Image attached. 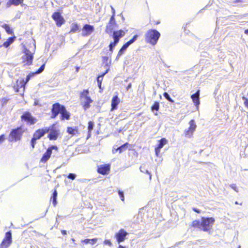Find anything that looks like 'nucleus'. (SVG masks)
I'll list each match as a JSON object with an SVG mask.
<instances>
[{
	"label": "nucleus",
	"instance_id": "nucleus-22",
	"mask_svg": "<svg viewBox=\"0 0 248 248\" xmlns=\"http://www.w3.org/2000/svg\"><path fill=\"white\" fill-rule=\"evenodd\" d=\"M120 103V100L117 95L114 96L111 101V111H113L117 108L118 105Z\"/></svg>",
	"mask_w": 248,
	"mask_h": 248
},
{
	"label": "nucleus",
	"instance_id": "nucleus-43",
	"mask_svg": "<svg viewBox=\"0 0 248 248\" xmlns=\"http://www.w3.org/2000/svg\"><path fill=\"white\" fill-rule=\"evenodd\" d=\"M67 178L71 180H74L76 178V175L74 173H69L67 176Z\"/></svg>",
	"mask_w": 248,
	"mask_h": 248
},
{
	"label": "nucleus",
	"instance_id": "nucleus-13",
	"mask_svg": "<svg viewBox=\"0 0 248 248\" xmlns=\"http://www.w3.org/2000/svg\"><path fill=\"white\" fill-rule=\"evenodd\" d=\"M64 106L59 103L53 104L51 109V118L52 119L55 118L59 114H60Z\"/></svg>",
	"mask_w": 248,
	"mask_h": 248
},
{
	"label": "nucleus",
	"instance_id": "nucleus-33",
	"mask_svg": "<svg viewBox=\"0 0 248 248\" xmlns=\"http://www.w3.org/2000/svg\"><path fill=\"white\" fill-rule=\"evenodd\" d=\"M160 105L158 102H155L153 105L151 107V109L152 111L156 110V111L159 110Z\"/></svg>",
	"mask_w": 248,
	"mask_h": 248
},
{
	"label": "nucleus",
	"instance_id": "nucleus-14",
	"mask_svg": "<svg viewBox=\"0 0 248 248\" xmlns=\"http://www.w3.org/2000/svg\"><path fill=\"white\" fill-rule=\"evenodd\" d=\"M51 17L55 21L56 25L58 27H61L65 22L64 18L60 12H55L53 13Z\"/></svg>",
	"mask_w": 248,
	"mask_h": 248
},
{
	"label": "nucleus",
	"instance_id": "nucleus-10",
	"mask_svg": "<svg viewBox=\"0 0 248 248\" xmlns=\"http://www.w3.org/2000/svg\"><path fill=\"white\" fill-rule=\"evenodd\" d=\"M21 120L22 122L26 123L30 125L34 124L37 121V119L33 116L29 111H25L20 117Z\"/></svg>",
	"mask_w": 248,
	"mask_h": 248
},
{
	"label": "nucleus",
	"instance_id": "nucleus-49",
	"mask_svg": "<svg viewBox=\"0 0 248 248\" xmlns=\"http://www.w3.org/2000/svg\"><path fill=\"white\" fill-rule=\"evenodd\" d=\"M61 232L63 235H66L67 234V232L65 230H62Z\"/></svg>",
	"mask_w": 248,
	"mask_h": 248
},
{
	"label": "nucleus",
	"instance_id": "nucleus-15",
	"mask_svg": "<svg viewBox=\"0 0 248 248\" xmlns=\"http://www.w3.org/2000/svg\"><path fill=\"white\" fill-rule=\"evenodd\" d=\"M111 165L110 164H105L97 166V172L103 175H108L110 171Z\"/></svg>",
	"mask_w": 248,
	"mask_h": 248
},
{
	"label": "nucleus",
	"instance_id": "nucleus-21",
	"mask_svg": "<svg viewBox=\"0 0 248 248\" xmlns=\"http://www.w3.org/2000/svg\"><path fill=\"white\" fill-rule=\"evenodd\" d=\"M24 0H8L6 3L5 6L7 8H9L11 6H17L19 5H23Z\"/></svg>",
	"mask_w": 248,
	"mask_h": 248
},
{
	"label": "nucleus",
	"instance_id": "nucleus-9",
	"mask_svg": "<svg viewBox=\"0 0 248 248\" xmlns=\"http://www.w3.org/2000/svg\"><path fill=\"white\" fill-rule=\"evenodd\" d=\"M35 73H30L26 77V80L24 79H17L16 80V85L14 86V88L16 93L19 92V89L23 88L24 90L26 83L30 80V78L33 77Z\"/></svg>",
	"mask_w": 248,
	"mask_h": 248
},
{
	"label": "nucleus",
	"instance_id": "nucleus-32",
	"mask_svg": "<svg viewBox=\"0 0 248 248\" xmlns=\"http://www.w3.org/2000/svg\"><path fill=\"white\" fill-rule=\"evenodd\" d=\"M94 123L92 121H89L88 123V136L90 137L92 134V131L93 129Z\"/></svg>",
	"mask_w": 248,
	"mask_h": 248
},
{
	"label": "nucleus",
	"instance_id": "nucleus-38",
	"mask_svg": "<svg viewBox=\"0 0 248 248\" xmlns=\"http://www.w3.org/2000/svg\"><path fill=\"white\" fill-rule=\"evenodd\" d=\"M45 64H43L34 73L35 74H38L42 73L45 68Z\"/></svg>",
	"mask_w": 248,
	"mask_h": 248
},
{
	"label": "nucleus",
	"instance_id": "nucleus-27",
	"mask_svg": "<svg viewBox=\"0 0 248 248\" xmlns=\"http://www.w3.org/2000/svg\"><path fill=\"white\" fill-rule=\"evenodd\" d=\"M16 38V37L15 36L8 38L7 40L3 43L2 46L5 48L8 47L11 44L14 42Z\"/></svg>",
	"mask_w": 248,
	"mask_h": 248
},
{
	"label": "nucleus",
	"instance_id": "nucleus-3",
	"mask_svg": "<svg viewBox=\"0 0 248 248\" xmlns=\"http://www.w3.org/2000/svg\"><path fill=\"white\" fill-rule=\"evenodd\" d=\"M35 49V45L34 44L32 45L31 50L24 46L23 50L24 55L22 56V62L25 63V65L29 66L32 64Z\"/></svg>",
	"mask_w": 248,
	"mask_h": 248
},
{
	"label": "nucleus",
	"instance_id": "nucleus-36",
	"mask_svg": "<svg viewBox=\"0 0 248 248\" xmlns=\"http://www.w3.org/2000/svg\"><path fill=\"white\" fill-rule=\"evenodd\" d=\"M9 98L8 97H3L0 99V102L2 106H4L6 105L8 102L9 101Z\"/></svg>",
	"mask_w": 248,
	"mask_h": 248
},
{
	"label": "nucleus",
	"instance_id": "nucleus-17",
	"mask_svg": "<svg viewBox=\"0 0 248 248\" xmlns=\"http://www.w3.org/2000/svg\"><path fill=\"white\" fill-rule=\"evenodd\" d=\"M189 126L188 129L186 131L185 135L186 137H190L193 135V132L196 130L197 125L195 123V121L193 119L189 121Z\"/></svg>",
	"mask_w": 248,
	"mask_h": 248
},
{
	"label": "nucleus",
	"instance_id": "nucleus-12",
	"mask_svg": "<svg viewBox=\"0 0 248 248\" xmlns=\"http://www.w3.org/2000/svg\"><path fill=\"white\" fill-rule=\"evenodd\" d=\"M12 243V232L9 231L5 233V236L0 244V248H8Z\"/></svg>",
	"mask_w": 248,
	"mask_h": 248
},
{
	"label": "nucleus",
	"instance_id": "nucleus-23",
	"mask_svg": "<svg viewBox=\"0 0 248 248\" xmlns=\"http://www.w3.org/2000/svg\"><path fill=\"white\" fill-rule=\"evenodd\" d=\"M60 114V119L61 120H69L70 119L71 114L69 112L67 111L65 106L62 109Z\"/></svg>",
	"mask_w": 248,
	"mask_h": 248
},
{
	"label": "nucleus",
	"instance_id": "nucleus-30",
	"mask_svg": "<svg viewBox=\"0 0 248 248\" xmlns=\"http://www.w3.org/2000/svg\"><path fill=\"white\" fill-rule=\"evenodd\" d=\"M130 45L129 43L128 42H127L125 43L121 48V49L119 50L118 55V56H121L123 54L124 51Z\"/></svg>",
	"mask_w": 248,
	"mask_h": 248
},
{
	"label": "nucleus",
	"instance_id": "nucleus-28",
	"mask_svg": "<svg viewBox=\"0 0 248 248\" xmlns=\"http://www.w3.org/2000/svg\"><path fill=\"white\" fill-rule=\"evenodd\" d=\"M79 29V26L77 23H73L71 26L70 33H75L77 32Z\"/></svg>",
	"mask_w": 248,
	"mask_h": 248
},
{
	"label": "nucleus",
	"instance_id": "nucleus-24",
	"mask_svg": "<svg viewBox=\"0 0 248 248\" xmlns=\"http://www.w3.org/2000/svg\"><path fill=\"white\" fill-rule=\"evenodd\" d=\"M67 132L70 135L71 137L78 136L79 134L78 127V126L71 127L67 128Z\"/></svg>",
	"mask_w": 248,
	"mask_h": 248
},
{
	"label": "nucleus",
	"instance_id": "nucleus-44",
	"mask_svg": "<svg viewBox=\"0 0 248 248\" xmlns=\"http://www.w3.org/2000/svg\"><path fill=\"white\" fill-rule=\"evenodd\" d=\"M104 244L107 245H108L109 246H112V243L110 240L106 239L104 241Z\"/></svg>",
	"mask_w": 248,
	"mask_h": 248
},
{
	"label": "nucleus",
	"instance_id": "nucleus-47",
	"mask_svg": "<svg viewBox=\"0 0 248 248\" xmlns=\"http://www.w3.org/2000/svg\"><path fill=\"white\" fill-rule=\"evenodd\" d=\"M243 0H235L233 1L234 3L243 2Z\"/></svg>",
	"mask_w": 248,
	"mask_h": 248
},
{
	"label": "nucleus",
	"instance_id": "nucleus-19",
	"mask_svg": "<svg viewBox=\"0 0 248 248\" xmlns=\"http://www.w3.org/2000/svg\"><path fill=\"white\" fill-rule=\"evenodd\" d=\"M167 143L168 140L165 138H162L158 141V143L155 149V155L157 156L160 154L161 149Z\"/></svg>",
	"mask_w": 248,
	"mask_h": 248
},
{
	"label": "nucleus",
	"instance_id": "nucleus-8",
	"mask_svg": "<svg viewBox=\"0 0 248 248\" xmlns=\"http://www.w3.org/2000/svg\"><path fill=\"white\" fill-rule=\"evenodd\" d=\"M125 34V31L123 30H119L113 31L112 38L113 42H111L109 45V51L113 52V47H114L119 43L120 39L124 37Z\"/></svg>",
	"mask_w": 248,
	"mask_h": 248
},
{
	"label": "nucleus",
	"instance_id": "nucleus-18",
	"mask_svg": "<svg viewBox=\"0 0 248 248\" xmlns=\"http://www.w3.org/2000/svg\"><path fill=\"white\" fill-rule=\"evenodd\" d=\"M127 235V232L122 229H120L118 232L115 233V237L116 239V240L118 243L123 242Z\"/></svg>",
	"mask_w": 248,
	"mask_h": 248
},
{
	"label": "nucleus",
	"instance_id": "nucleus-53",
	"mask_svg": "<svg viewBox=\"0 0 248 248\" xmlns=\"http://www.w3.org/2000/svg\"><path fill=\"white\" fill-rule=\"evenodd\" d=\"M53 203H54V206H55V205H56V203H57V202H53Z\"/></svg>",
	"mask_w": 248,
	"mask_h": 248
},
{
	"label": "nucleus",
	"instance_id": "nucleus-45",
	"mask_svg": "<svg viewBox=\"0 0 248 248\" xmlns=\"http://www.w3.org/2000/svg\"><path fill=\"white\" fill-rule=\"evenodd\" d=\"M233 189L234 191H235L236 192H238V188L236 186V185L235 184H232L231 186H230Z\"/></svg>",
	"mask_w": 248,
	"mask_h": 248
},
{
	"label": "nucleus",
	"instance_id": "nucleus-11",
	"mask_svg": "<svg viewBox=\"0 0 248 248\" xmlns=\"http://www.w3.org/2000/svg\"><path fill=\"white\" fill-rule=\"evenodd\" d=\"M53 150L58 151V148L56 145H51L49 146L41 158L40 162L42 163H46L50 158Z\"/></svg>",
	"mask_w": 248,
	"mask_h": 248
},
{
	"label": "nucleus",
	"instance_id": "nucleus-35",
	"mask_svg": "<svg viewBox=\"0 0 248 248\" xmlns=\"http://www.w3.org/2000/svg\"><path fill=\"white\" fill-rule=\"evenodd\" d=\"M57 195L58 193L56 189H54L53 192L52 196L50 199V201H52V202H56Z\"/></svg>",
	"mask_w": 248,
	"mask_h": 248
},
{
	"label": "nucleus",
	"instance_id": "nucleus-41",
	"mask_svg": "<svg viewBox=\"0 0 248 248\" xmlns=\"http://www.w3.org/2000/svg\"><path fill=\"white\" fill-rule=\"evenodd\" d=\"M242 99L244 100L245 106L248 109V99L245 96H243Z\"/></svg>",
	"mask_w": 248,
	"mask_h": 248
},
{
	"label": "nucleus",
	"instance_id": "nucleus-6",
	"mask_svg": "<svg viewBox=\"0 0 248 248\" xmlns=\"http://www.w3.org/2000/svg\"><path fill=\"white\" fill-rule=\"evenodd\" d=\"M47 133V130H46V126L38 128L34 132L32 137L30 141L32 149H33L35 148L37 140L41 139Z\"/></svg>",
	"mask_w": 248,
	"mask_h": 248
},
{
	"label": "nucleus",
	"instance_id": "nucleus-50",
	"mask_svg": "<svg viewBox=\"0 0 248 248\" xmlns=\"http://www.w3.org/2000/svg\"><path fill=\"white\" fill-rule=\"evenodd\" d=\"M244 33L246 34H247L248 35V29H247V30H245V31H244Z\"/></svg>",
	"mask_w": 248,
	"mask_h": 248
},
{
	"label": "nucleus",
	"instance_id": "nucleus-48",
	"mask_svg": "<svg viewBox=\"0 0 248 248\" xmlns=\"http://www.w3.org/2000/svg\"><path fill=\"white\" fill-rule=\"evenodd\" d=\"M193 210L194 211H195V212L197 213H201V211L199 209H197L196 208H193Z\"/></svg>",
	"mask_w": 248,
	"mask_h": 248
},
{
	"label": "nucleus",
	"instance_id": "nucleus-1",
	"mask_svg": "<svg viewBox=\"0 0 248 248\" xmlns=\"http://www.w3.org/2000/svg\"><path fill=\"white\" fill-rule=\"evenodd\" d=\"M215 219L213 217H201V220H194L191 224V227L194 229H198L205 232H210L212 230Z\"/></svg>",
	"mask_w": 248,
	"mask_h": 248
},
{
	"label": "nucleus",
	"instance_id": "nucleus-37",
	"mask_svg": "<svg viewBox=\"0 0 248 248\" xmlns=\"http://www.w3.org/2000/svg\"><path fill=\"white\" fill-rule=\"evenodd\" d=\"M163 96L170 102H171V103L174 102V101L170 97V95H169V94L167 93H166V92L164 93Z\"/></svg>",
	"mask_w": 248,
	"mask_h": 248
},
{
	"label": "nucleus",
	"instance_id": "nucleus-25",
	"mask_svg": "<svg viewBox=\"0 0 248 248\" xmlns=\"http://www.w3.org/2000/svg\"><path fill=\"white\" fill-rule=\"evenodd\" d=\"M200 90H198L197 92L191 95V98L196 106H198L200 104L199 100Z\"/></svg>",
	"mask_w": 248,
	"mask_h": 248
},
{
	"label": "nucleus",
	"instance_id": "nucleus-16",
	"mask_svg": "<svg viewBox=\"0 0 248 248\" xmlns=\"http://www.w3.org/2000/svg\"><path fill=\"white\" fill-rule=\"evenodd\" d=\"M82 35L83 37H87L91 35L94 31V26L90 24H85L82 29Z\"/></svg>",
	"mask_w": 248,
	"mask_h": 248
},
{
	"label": "nucleus",
	"instance_id": "nucleus-46",
	"mask_svg": "<svg viewBox=\"0 0 248 248\" xmlns=\"http://www.w3.org/2000/svg\"><path fill=\"white\" fill-rule=\"evenodd\" d=\"M5 140V136L2 134L0 136V143H2Z\"/></svg>",
	"mask_w": 248,
	"mask_h": 248
},
{
	"label": "nucleus",
	"instance_id": "nucleus-52",
	"mask_svg": "<svg viewBox=\"0 0 248 248\" xmlns=\"http://www.w3.org/2000/svg\"><path fill=\"white\" fill-rule=\"evenodd\" d=\"M79 68L78 67H77V68H76V72H78V71Z\"/></svg>",
	"mask_w": 248,
	"mask_h": 248
},
{
	"label": "nucleus",
	"instance_id": "nucleus-39",
	"mask_svg": "<svg viewBox=\"0 0 248 248\" xmlns=\"http://www.w3.org/2000/svg\"><path fill=\"white\" fill-rule=\"evenodd\" d=\"M149 23L151 24H153V25H158L160 23V22L159 20H152L151 17H150Z\"/></svg>",
	"mask_w": 248,
	"mask_h": 248
},
{
	"label": "nucleus",
	"instance_id": "nucleus-42",
	"mask_svg": "<svg viewBox=\"0 0 248 248\" xmlns=\"http://www.w3.org/2000/svg\"><path fill=\"white\" fill-rule=\"evenodd\" d=\"M118 194L121 201H124V194L123 191L121 190L118 191Z\"/></svg>",
	"mask_w": 248,
	"mask_h": 248
},
{
	"label": "nucleus",
	"instance_id": "nucleus-34",
	"mask_svg": "<svg viewBox=\"0 0 248 248\" xmlns=\"http://www.w3.org/2000/svg\"><path fill=\"white\" fill-rule=\"evenodd\" d=\"M128 145H129V144L127 142L124 144L123 145L117 148L116 150V152L119 151V153H121L123 151H124L126 150L125 147Z\"/></svg>",
	"mask_w": 248,
	"mask_h": 248
},
{
	"label": "nucleus",
	"instance_id": "nucleus-20",
	"mask_svg": "<svg viewBox=\"0 0 248 248\" xmlns=\"http://www.w3.org/2000/svg\"><path fill=\"white\" fill-rule=\"evenodd\" d=\"M108 24L109 25H107L105 29V32L107 33H109L110 32H111L113 30V28L111 27V26H114L116 24L114 18V14H113L111 16L109 19Z\"/></svg>",
	"mask_w": 248,
	"mask_h": 248
},
{
	"label": "nucleus",
	"instance_id": "nucleus-5",
	"mask_svg": "<svg viewBox=\"0 0 248 248\" xmlns=\"http://www.w3.org/2000/svg\"><path fill=\"white\" fill-rule=\"evenodd\" d=\"M24 133V130L21 126H19L16 128L12 129L8 135L9 141L16 142L20 140Z\"/></svg>",
	"mask_w": 248,
	"mask_h": 248
},
{
	"label": "nucleus",
	"instance_id": "nucleus-26",
	"mask_svg": "<svg viewBox=\"0 0 248 248\" xmlns=\"http://www.w3.org/2000/svg\"><path fill=\"white\" fill-rule=\"evenodd\" d=\"M98 240V238H94L92 239H85L84 240H81V243L87 245L90 244L91 245H94L95 244Z\"/></svg>",
	"mask_w": 248,
	"mask_h": 248
},
{
	"label": "nucleus",
	"instance_id": "nucleus-29",
	"mask_svg": "<svg viewBox=\"0 0 248 248\" xmlns=\"http://www.w3.org/2000/svg\"><path fill=\"white\" fill-rule=\"evenodd\" d=\"M108 70H107L104 73H103L100 76H99L97 78V81L98 83V86L99 88L100 89H101V84H102V81L103 79V78L104 76L105 75H106L108 72Z\"/></svg>",
	"mask_w": 248,
	"mask_h": 248
},
{
	"label": "nucleus",
	"instance_id": "nucleus-31",
	"mask_svg": "<svg viewBox=\"0 0 248 248\" xmlns=\"http://www.w3.org/2000/svg\"><path fill=\"white\" fill-rule=\"evenodd\" d=\"M2 27L5 30L8 34H12L14 33L13 30L10 28L9 25L4 24L2 25Z\"/></svg>",
	"mask_w": 248,
	"mask_h": 248
},
{
	"label": "nucleus",
	"instance_id": "nucleus-51",
	"mask_svg": "<svg viewBox=\"0 0 248 248\" xmlns=\"http://www.w3.org/2000/svg\"><path fill=\"white\" fill-rule=\"evenodd\" d=\"M118 248H125L124 246L122 245H119Z\"/></svg>",
	"mask_w": 248,
	"mask_h": 248
},
{
	"label": "nucleus",
	"instance_id": "nucleus-2",
	"mask_svg": "<svg viewBox=\"0 0 248 248\" xmlns=\"http://www.w3.org/2000/svg\"><path fill=\"white\" fill-rule=\"evenodd\" d=\"M160 35V32L157 30L149 29L145 34V41L146 43L155 46L156 44Z\"/></svg>",
	"mask_w": 248,
	"mask_h": 248
},
{
	"label": "nucleus",
	"instance_id": "nucleus-54",
	"mask_svg": "<svg viewBox=\"0 0 248 248\" xmlns=\"http://www.w3.org/2000/svg\"><path fill=\"white\" fill-rule=\"evenodd\" d=\"M237 248H241V247L239 246Z\"/></svg>",
	"mask_w": 248,
	"mask_h": 248
},
{
	"label": "nucleus",
	"instance_id": "nucleus-7",
	"mask_svg": "<svg viewBox=\"0 0 248 248\" xmlns=\"http://www.w3.org/2000/svg\"><path fill=\"white\" fill-rule=\"evenodd\" d=\"M46 130H47V138L49 140H56L58 138H61L60 130L56 127L55 124L46 126Z\"/></svg>",
	"mask_w": 248,
	"mask_h": 248
},
{
	"label": "nucleus",
	"instance_id": "nucleus-4",
	"mask_svg": "<svg viewBox=\"0 0 248 248\" xmlns=\"http://www.w3.org/2000/svg\"><path fill=\"white\" fill-rule=\"evenodd\" d=\"M89 94V91L88 89L83 90L79 94L80 104L85 110L90 108L91 104L93 102Z\"/></svg>",
	"mask_w": 248,
	"mask_h": 248
},
{
	"label": "nucleus",
	"instance_id": "nucleus-40",
	"mask_svg": "<svg viewBox=\"0 0 248 248\" xmlns=\"http://www.w3.org/2000/svg\"><path fill=\"white\" fill-rule=\"evenodd\" d=\"M139 37V35L137 34L135 35L132 38H131L130 40H129L128 42L129 43V44L131 45L132 43H133Z\"/></svg>",
	"mask_w": 248,
	"mask_h": 248
}]
</instances>
